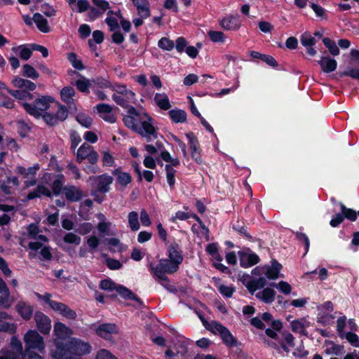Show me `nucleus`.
<instances>
[{"mask_svg": "<svg viewBox=\"0 0 359 359\" xmlns=\"http://www.w3.org/2000/svg\"><path fill=\"white\" fill-rule=\"evenodd\" d=\"M166 255L168 258L161 259L156 266L151 262L149 268L151 273L158 280L161 285L167 290L172 292L174 286L168 284L170 279L166 274H173L180 269L184 261L181 245L176 241L169 243L166 245Z\"/></svg>", "mask_w": 359, "mask_h": 359, "instance_id": "obj_1", "label": "nucleus"}, {"mask_svg": "<svg viewBox=\"0 0 359 359\" xmlns=\"http://www.w3.org/2000/svg\"><path fill=\"white\" fill-rule=\"evenodd\" d=\"M138 116H123L124 125L133 131L145 137L147 142L157 138V131L153 126V118L146 112L139 111Z\"/></svg>", "mask_w": 359, "mask_h": 359, "instance_id": "obj_2", "label": "nucleus"}, {"mask_svg": "<svg viewBox=\"0 0 359 359\" xmlns=\"http://www.w3.org/2000/svg\"><path fill=\"white\" fill-rule=\"evenodd\" d=\"M92 347L88 342L80 339L72 338L67 343L58 342L53 357L56 359H72L73 356H83L91 352Z\"/></svg>", "mask_w": 359, "mask_h": 359, "instance_id": "obj_3", "label": "nucleus"}, {"mask_svg": "<svg viewBox=\"0 0 359 359\" xmlns=\"http://www.w3.org/2000/svg\"><path fill=\"white\" fill-rule=\"evenodd\" d=\"M53 101V97L46 95L36 99L33 103L25 102H22L21 104L27 114L36 118H39L43 112L46 111L50 107V103Z\"/></svg>", "mask_w": 359, "mask_h": 359, "instance_id": "obj_4", "label": "nucleus"}, {"mask_svg": "<svg viewBox=\"0 0 359 359\" xmlns=\"http://www.w3.org/2000/svg\"><path fill=\"white\" fill-rule=\"evenodd\" d=\"M25 350L24 351H37L43 353L45 350V344L43 337H41L36 330H29L24 336Z\"/></svg>", "mask_w": 359, "mask_h": 359, "instance_id": "obj_5", "label": "nucleus"}, {"mask_svg": "<svg viewBox=\"0 0 359 359\" xmlns=\"http://www.w3.org/2000/svg\"><path fill=\"white\" fill-rule=\"evenodd\" d=\"M276 332L273 328H266L265 330V333L269 337L278 341L281 349L286 353H289V347L294 348L295 346L294 336L288 330H283L280 332L282 337V339H280Z\"/></svg>", "mask_w": 359, "mask_h": 359, "instance_id": "obj_6", "label": "nucleus"}, {"mask_svg": "<svg viewBox=\"0 0 359 359\" xmlns=\"http://www.w3.org/2000/svg\"><path fill=\"white\" fill-rule=\"evenodd\" d=\"M212 333H218L222 338L223 343L228 347L232 348L238 346L237 339L231 334L228 328L220 323L212 321Z\"/></svg>", "mask_w": 359, "mask_h": 359, "instance_id": "obj_7", "label": "nucleus"}, {"mask_svg": "<svg viewBox=\"0 0 359 359\" xmlns=\"http://www.w3.org/2000/svg\"><path fill=\"white\" fill-rule=\"evenodd\" d=\"M239 257L240 265L243 268L251 267L260 261L259 256L251 251L250 248H246L245 250H240L238 252Z\"/></svg>", "mask_w": 359, "mask_h": 359, "instance_id": "obj_8", "label": "nucleus"}, {"mask_svg": "<svg viewBox=\"0 0 359 359\" xmlns=\"http://www.w3.org/2000/svg\"><path fill=\"white\" fill-rule=\"evenodd\" d=\"M186 137L189 140L191 158L198 164H203V159L201 154V151L199 149V142L195 134L193 132H190L186 134Z\"/></svg>", "mask_w": 359, "mask_h": 359, "instance_id": "obj_9", "label": "nucleus"}, {"mask_svg": "<svg viewBox=\"0 0 359 359\" xmlns=\"http://www.w3.org/2000/svg\"><path fill=\"white\" fill-rule=\"evenodd\" d=\"M34 320L36 327L41 334H49L51 329V320L48 316L38 311L34 314Z\"/></svg>", "mask_w": 359, "mask_h": 359, "instance_id": "obj_10", "label": "nucleus"}, {"mask_svg": "<svg viewBox=\"0 0 359 359\" xmlns=\"http://www.w3.org/2000/svg\"><path fill=\"white\" fill-rule=\"evenodd\" d=\"M220 26L225 30L236 31L241 26V21L238 15H230L220 20Z\"/></svg>", "mask_w": 359, "mask_h": 359, "instance_id": "obj_11", "label": "nucleus"}, {"mask_svg": "<svg viewBox=\"0 0 359 359\" xmlns=\"http://www.w3.org/2000/svg\"><path fill=\"white\" fill-rule=\"evenodd\" d=\"M116 292L118 294L124 299L126 300H133L136 303L138 304L139 307L140 308H144L145 305L143 302V301L135 294L133 292L132 290H130L127 287L123 285H118Z\"/></svg>", "mask_w": 359, "mask_h": 359, "instance_id": "obj_12", "label": "nucleus"}, {"mask_svg": "<svg viewBox=\"0 0 359 359\" xmlns=\"http://www.w3.org/2000/svg\"><path fill=\"white\" fill-rule=\"evenodd\" d=\"M64 194L66 199L71 203L80 201L84 196L83 191L74 185L65 187Z\"/></svg>", "mask_w": 359, "mask_h": 359, "instance_id": "obj_13", "label": "nucleus"}, {"mask_svg": "<svg viewBox=\"0 0 359 359\" xmlns=\"http://www.w3.org/2000/svg\"><path fill=\"white\" fill-rule=\"evenodd\" d=\"M15 309L16 312L25 320H29L33 316L34 308L27 302H18L16 304Z\"/></svg>", "mask_w": 359, "mask_h": 359, "instance_id": "obj_14", "label": "nucleus"}, {"mask_svg": "<svg viewBox=\"0 0 359 359\" xmlns=\"http://www.w3.org/2000/svg\"><path fill=\"white\" fill-rule=\"evenodd\" d=\"M96 334L105 339H109L112 334L118 332L116 325L113 323H103L96 328Z\"/></svg>", "mask_w": 359, "mask_h": 359, "instance_id": "obj_15", "label": "nucleus"}, {"mask_svg": "<svg viewBox=\"0 0 359 359\" xmlns=\"http://www.w3.org/2000/svg\"><path fill=\"white\" fill-rule=\"evenodd\" d=\"M113 180V177L107 173L98 175L97 177V191L102 194L109 192Z\"/></svg>", "mask_w": 359, "mask_h": 359, "instance_id": "obj_16", "label": "nucleus"}, {"mask_svg": "<svg viewBox=\"0 0 359 359\" xmlns=\"http://www.w3.org/2000/svg\"><path fill=\"white\" fill-rule=\"evenodd\" d=\"M112 99L118 105L121 106L124 109H128V114L126 116H140L139 111L137 110L133 106L130 104V102L128 100L126 99L125 97L121 95H117L116 94L112 95Z\"/></svg>", "mask_w": 359, "mask_h": 359, "instance_id": "obj_17", "label": "nucleus"}, {"mask_svg": "<svg viewBox=\"0 0 359 359\" xmlns=\"http://www.w3.org/2000/svg\"><path fill=\"white\" fill-rule=\"evenodd\" d=\"M42 196L51 198L52 193L45 185L39 184L35 189L28 192L26 196V199L27 201H31L37 198H41Z\"/></svg>", "mask_w": 359, "mask_h": 359, "instance_id": "obj_18", "label": "nucleus"}, {"mask_svg": "<svg viewBox=\"0 0 359 359\" xmlns=\"http://www.w3.org/2000/svg\"><path fill=\"white\" fill-rule=\"evenodd\" d=\"M318 63L320 66L322 71L327 74L333 72L337 67V60L330 56L321 57Z\"/></svg>", "mask_w": 359, "mask_h": 359, "instance_id": "obj_19", "label": "nucleus"}, {"mask_svg": "<svg viewBox=\"0 0 359 359\" xmlns=\"http://www.w3.org/2000/svg\"><path fill=\"white\" fill-rule=\"evenodd\" d=\"M137 8L138 14L142 18H147L150 16V4L148 0H131Z\"/></svg>", "mask_w": 359, "mask_h": 359, "instance_id": "obj_20", "label": "nucleus"}, {"mask_svg": "<svg viewBox=\"0 0 359 359\" xmlns=\"http://www.w3.org/2000/svg\"><path fill=\"white\" fill-rule=\"evenodd\" d=\"M12 84L15 88L33 91L36 89V86L32 81L20 78L19 76H15L12 80Z\"/></svg>", "mask_w": 359, "mask_h": 359, "instance_id": "obj_21", "label": "nucleus"}, {"mask_svg": "<svg viewBox=\"0 0 359 359\" xmlns=\"http://www.w3.org/2000/svg\"><path fill=\"white\" fill-rule=\"evenodd\" d=\"M112 174L116 176V184L126 187L132 182V177L128 172H123L121 168H118L112 171Z\"/></svg>", "mask_w": 359, "mask_h": 359, "instance_id": "obj_22", "label": "nucleus"}, {"mask_svg": "<svg viewBox=\"0 0 359 359\" xmlns=\"http://www.w3.org/2000/svg\"><path fill=\"white\" fill-rule=\"evenodd\" d=\"M282 267V265L276 259H272L271 265L266 268L264 274L268 279L276 280L278 278Z\"/></svg>", "mask_w": 359, "mask_h": 359, "instance_id": "obj_23", "label": "nucleus"}, {"mask_svg": "<svg viewBox=\"0 0 359 359\" xmlns=\"http://www.w3.org/2000/svg\"><path fill=\"white\" fill-rule=\"evenodd\" d=\"M250 56L254 59H259L263 61L271 67L275 68L278 66L276 59L270 55L263 54L258 51L252 50L250 52Z\"/></svg>", "mask_w": 359, "mask_h": 359, "instance_id": "obj_24", "label": "nucleus"}, {"mask_svg": "<svg viewBox=\"0 0 359 359\" xmlns=\"http://www.w3.org/2000/svg\"><path fill=\"white\" fill-rule=\"evenodd\" d=\"M33 20L35 22L38 29L42 33H48L50 28L48 20L39 13H36L33 15Z\"/></svg>", "mask_w": 359, "mask_h": 359, "instance_id": "obj_25", "label": "nucleus"}, {"mask_svg": "<svg viewBox=\"0 0 359 359\" xmlns=\"http://www.w3.org/2000/svg\"><path fill=\"white\" fill-rule=\"evenodd\" d=\"M76 94L75 90L72 86H65L60 90V98L62 101L66 103L69 107L71 104L73 103L74 99Z\"/></svg>", "mask_w": 359, "mask_h": 359, "instance_id": "obj_26", "label": "nucleus"}, {"mask_svg": "<svg viewBox=\"0 0 359 359\" xmlns=\"http://www.w3.org/2000/svg\"><path fill=\"white\" fill-rule=\"evenodd\" d=\"M232 229L250 242L253 241V237L250 234L248 228L243 222L237 221L233 224Z\"/></svg>", "mask_w": 359, "mask_h": 359, "instance_id": "obj_27", "label": "nucleus"}, {"mask_svg": "<svg viewBox=\"0 0 359 359\" xmlns=\"http://www.w3.org/2000/svg\"><path fill=\"white\" fill-rule=\"evenodd\" d=\"M154 100L156 105L163 110H168L171 107L168 96L164 93H156Z\"/></svg>", "mask_w": 359, "mask_h": 359, "instance_id": "obj_28", "label": "nucleus"}, {"mask_svg": "<svg viewBox=\"0 0 359 359\" xmlns=\"http://www.w3.org/2000/svg\"><path fill=\"white\" fill-rule=\"evenodd\" d=\"M75 86L79 92L86 95L90 93V88H93L90 79L83 76H81V78L76 81Z\"/></svg>", "mask_w": 359, "mask_h": 359, "instance_id": "obj_29", "label": "nucleus"}, {"mask_svg": "<svg viewBox=\"0 0 359 359\" xmlns=\"http://www.w3.org/2000/svg\"><path fill=\"white\" fill-rule=\"evenodd\" d=\"M276 292L269 287L264 288L262 292L256 294V297L266 304H271L274 301Z\"/></svg>", "mask_w": 359, "mask_h": 359, "instance_id": "obj_30", "label": "nucleus"}, {"mask_svg": "<svg viewBox=\"0 0 359 359\" xmlns=\"http://www.w3.org/2000/svg\"><path fill=\"white\" fill-rule=\"evenodd\" d=\"M64 175L62 174L57 175L55 180L52 183V196H59L62 191L64 192Z\"/></svg>", "mask_w": 359, "mask_h": 359, "instance_id": "obj_31", "label": "nucleus"}, {"mask_svg": "<svg viewBox=\"0 0 359 359\" xmlns=\"http://www.w3.org/2000/svg\"><path fill=\"white\" fill-rule=\"evenodd\" d=\"M168 114L172 122L175 123H184L187 121V113L182 109H171Z\"/></svg>", "mask_w": 359, "mask_h": 359, "instance_id": "obj_32", "label": "nucleus"}, {"mask_svg": "<svg viewBox=\"0 0 359 359\" xmlns=\"http://www.w3.org/2000/svg\"><path fill=\"white\" fill-rule=\"evenodd\" d=\"M339 205L344 219H347L351 222H355L357 219V212L355 210L352 208H347L341 202H339Z\"/></svg>", "mask_w": 359, "mask_h": 359, "instance_id": "obj_33", "label": "nucleus"}, {"mask_svg": "<svg viewBox=\"0 0 359 359\" xmlns=\"http://www.w3.org/2000/svg\"><path fill=\"white\" fill-rule=\"evenodd\" d=\"M93 147L87 143H83L78 149L76 153V158L79 163H81L83 160L86 159L88 154L91 152Z\"/></svg>", "mask_w": 359, "mask_h": 359, "instance_id": "obj_34", "label": "nucleus"}, {"mask_svg": "<svg viewBox=\"0 0 359 359\" xmlns=\"http://www.w3.org/2000/svg\"><path fill=\"white\" fill-rule=\"evenodd\" d=\"M7 92L15 98L18 100H31L33 95L26 90H11L7 89Z\"/></svg>", "mask_w": 359, "mask_h": 359, "instance_id": "obj_35", "label": "nucleus"}, {"mask_svg": "<svg viewBox=\"0 0 359 359\" xmlns=\"http://www.w3.org/2000/svg\"><path fill=\"white\" fill-rule=\"evenodd\" d=\"M67 57L69 62L71 63V65L75 69L82 71L86 69V67L83 64V62L77 58V55L75 53H68Z\"/></svg>", "mask_w": 359, "mask_h": 359, "instance_id": "obj_36", "label": "nucleus"}, {"mask_svg": "<svg viewBox=\"0 0 359 359\" xmlns=\"http://www.w3.org/2000/svg\"><path fill=\"white\" fill-rule=\"evenodd\" d=\"M323 43L325 46L328 49L330 53L334 56H337L339 54V48L337 46L336 43L328 37L323 39Z\"/></svg>", "mask_w": 359, "mask_h": 359, "instance_id": "obj_37", "label": "nucleus"}, {"mask_svg": "<svg viewBox=\"0 0 359 359\" xmlns=\"http://www.w3.org/2000/svg\"><path fill=\"white\" fill-rule=\"evenodd\" d=\"M290 327L294 332L299 333L303 336H307L308 332L305 329L304 323L300 320H294L290 323Z\"/></svg>", "mask_w": 359, "mask_h": 359, "instance_id": "obj_38", "label": "nucleus"}, {"mask_svg": "<svg viewBox=\"0 0 359 359\" xmlns=\"http://www.w3.org/2000/svg\"><path fill=\"white\" fill-rule=\"evenodd\" d=\"M139 215L135 211H132L128 214V224L130 229L133 231H136L140 229V225L139 223Z\"/></svg>", "mask_w": 359, "mask_h": 359, "instance_id": "obj_39", "label": "nucleus"}, {"mask_svg": "<svg viewBox=\"0 0 359 359\" xmlns=\"http://www.w3.org/2000/svg\"><path fill=\"white\" fill-rule=\"evenodd\" d=\"M22 74L23 76L30 78L32 79H36L39 76V74L36 69L29 64H25L22 66Z\"/></svg>", "mask_w": 359, "mask_h": 359, "instance_id": "obj_40", "label": "nucleus"}, {"mask_svg": "<svg viewBox=\"0 0 359 359\" xmlns=\"http://www.w3.org/2000/svg\"><path fill=\"white\" fill-rule=\"evenodd\" d=\"M92 83V87L97 86L100 88H111V83L107 79L102 77L97 76L90 79Z\"/></svg>", "mask_w": 359, "mask_h": 359, "instance_id": "obj_41", "label": "nucleus"}, {"mask_svg": "<svg viewBox=\"0 0 359 359\" xmlns=\"http://www.w3.org/2000/svg\"><path fill=\"white\" fill-rule=\"evenodd\" d=\"M17 327L13 323H8L0 319V332L13 334L16 332Z\"/></svg>", "mask_w": 359, "mask_h": 359, "instance_id": "obj_42", "label": "nucleus"}, {"mask_svg": "<svg viewBox=\"0 0 359 359\" xmlns=\"http://www.w3.org/2000/svg\"><path fill=\"white\" fill-rule=\"evenodd\" d=\"M70 332V329L61 322H56L54 325V332L56 336L65 337Z\"/></svg>", "mask_w": 359, "mask_h": 359, "instance_id": "obj_43", "label": "nucleus"}, {"mask_svg": "<svg viewBox=\"0 0 359 359\" xmlns=\"http://www.w3.org/2000/svg\"><path fill=\"white\" fill-rule=\"evenodd\" d=\"M48 126L53 127L60 123L55 114L48 111L43 112L41 116Z\"/></svg>", "mask_w": 359, "mask_h": 359, "instance_id": "obj_44", "label": "nucleus"}, {"mask_svg": "<svg viewBox=\"0 0 359 359\" xmlns=\"http://www.w3.org/2000/svg\"><path fill=\"white\" fill-rule=\"evenodd\" d=\"M118 284H116L110 278L103 279L100 283V288L103 290L114 291L117 290Z\"/></svg>", "mask_w": 359, "mask_h": 359, "instance_id": "obj_45", "label": "nucleus"}, {"mask_svg": "<svg viewBox=\"0 0 359 359\" xmlns=\"http://www.w3.org/2000/svg\"><path fill=\"white\" fill-rule=\"evenodd\" d=\"M158 46L164 50H172L175 47V43L172 40L167 37H162L158 41Z\"/></svg>", "mask_w": 359, "mask_h": 359, "instance_id": "obj_46", "label": "nucleus"}, {"mask_svg": "<svg viewBox=\"0 0 359 359\" xmlns=\"http://www.w3.org/2000/svg\"><path fill=\"white\" fill-rule=\"evenodd\" d=\"M11 346L16 354H19V357L23 354L24 351L21 341L15 336H13L11 339Z\"/></svg>", "mask_w": 359, "mask_h": 359, "instance_id": "obj_47", "label": "nucleus"}, {"mask_svg": "<svg viewBox=\"0 0 359 359\" xmlns=\"http://www.w3.org/2000/svg\"><path fill=\"white\" fill-rule=\"evenodd\" d=\"M210 39L214 43H224L225 35L220 31L210 30L208 33Z\"/></svg>", "mask_w": 359, "mask_h": 359, "instance_id": "obj_48", "label": "nucleus"}, {"mask_svg": "<svg viewBox=\"0 0 359 359\" xmlns=\"http://www.w3.org/2000/svg\"><path fill=\"white\" fill-rule=\"evenodd\" d=\"M301 43L304 47L313 46L316 44V40L309 32H304L300 38Z\"/></svg>", "mask_w": 359, "mask_h": 359, "instance_id": "obj_49", "label": "nucleus"}, {"mask_svg": "<svg viewBox=\"0 0 359 359\" xmlns=\"http://www.w3.org/2000/svg\"><path fill=\"white\" fill-rule=\"evenodd\" d=\"M69 111L66 106L58 104V109L55 114L59 122H62L68 117Z\"/></svg>", "mask_w": 359, "mask_h": 359, "instance_id": "obj_50", "label": "nucleus"}, {"mask_svg": "<svg viewBox=\"0 0 359 359\" xmlns=\"http://www.w3.org/2000/svg\"><path fill=\"white\" fill-rule=\"evenodd\" d=\"M180 347L181 348V351H177V353H174L171 349L168 348L165 351V356L172 358V357H175L177 354H180L181 355L184 356L187 354V351H188L187 344L184 341H182L180 344Z\"/></svg>", "mask_w": 359, "mask_h": 359, "instance_id": "obj_51", "label": "nucleus"}, {"mask_svg": "<svg viewBox=\"0 0 359 359\" xmlns=\"http://www.w3.org/2000/svg\"><path fill=\"white\" fill-rule=\"evenodd\" d=\"M60 314L70 320H75L77 316L76 311L65 304L62 306Z\"/></svg>", "mask_w": 359, "mask_h": 359, "instance_id": "obj_52", "label": "nucleus"}, {"mask_svg": "<svg viewBox=\"0 0 359 359\" xmlns=\"http://www.w3.org/2000/svg\"><path fill=\"white\" fill-rule=\"evenodd\" d=\"M76 120L79 124L86 128H90L93 123V119L85 114H78L76 116Z\"/></svg>", "mask_w": 359, "mask_h": 359, "instance_id": "obj_53", "label": "nucleus"}, {"mask_svg": "<svg viewBox=\"0 0 359 359\" xmlns=\"http://www.w3.org/2000/svg\"><path fill=\"white\" fill-rule=\"evenodd\" d=\"M346 325V317L345 316L339 317L337 320V330L338 335L341 339H344V330Z\"/></svg>", "mask_w": 359, "mask_h": 359, "instance_id": "obj_54", "label": "nucleus"}, {"mask_svg": "<svg viewBox=\"0 0 359 359\" xmlns=\"http://www.w3.org/2000/svg\"><path fill=\"white\" fill-rule=\"evenodd\" d=\"M218 291L224 297L230 298L236 291V288L233 286H226L221 285L218 287Z\"/></svg>", "mask_w": 359, "mask_h": 359, "instance_id": "obj_55", "label": "nucleus"}, {"mask_svg": "<svg viewBox=\"0 0 359 359\" xmlns=\"http://www.w3.org/2000/svg\"><path fill=\"white\" fill-rule=\"evenodd\" d=\"M339 76H348L359 80V69L348 67L345 71L339 73Z\"/></svg>", "mask_w": 359, "mask_h": 359, "instance_id": "obj_56", "label": "nucleus"}, {"mask_svg": "<svg viewBox=\"0 0 359 359\" xmlns=\"http://www.w3.org/2000/svg\"><path fill=\"white\" fill-rule=\"evenodd\" d=\"M295 236L299 241H301L304 244V255H306L309 252L310 247V241L309 237L306 233L299 231H297L295 233Z\"/></svg>", "mask_w": 359, "mask_h": 359, "instance_id": "obj_57", "label": "nucleus"}, {"mask_svg": "<svg viewBox=\"0 0 359 359\" xmlns=\"http://www.w3.org/2000/svg\"><path fill=\"white\" fill-rule=\"evenodd\" d=\"M344 338L354 347L359 348V337L353 332H348L344 334Z\"/></svg>", "mask_w": 359, "mask_h": 359, "instance_id": "obj_58", "label": "nucleus"}, {"mask_svg": "<svg viewBox=\"0 0 359 359\" xmlns=\"http://www.w3.org/2000/svg\"><path fill=\"white\" fill-rule=\"evenodd\" d=\"M63 241L66 243L79 245L81 243V238L74 233H67L63 237Z\"/></svg>", "mask_w": 359, "mask_h": 359, "instance_id": "obj_59", "label": "nucleus"}, {"mask_svg": "<svg viewBox=\"0 0 359 359\" xmlns=\"http://www.w3.org/2000/svg\"><path fill=\"white\" fill-rule=\"evenodd\" d=\"M271 285L278 287L279 290L285 294H289L292 291L291 285L287 282L283 280L280 281L278 285L271 283Z\"/></svg>", "mask_w": 359, "mask_h": 359, "instance_id": "obj_60", "label": "nucleus"}, {"mask_svg": "<svg viewBox=\"0 0 359 359\" xmlns=\"http://www.w3.org/2000/svg\"><path fill=\"white\" fill-rule=\"evenodd\" d=\"M28 237L32 239H36V236L40 232L39 226L35 223L28 225L27 228Z\"/></svg>", "mask_w": 359, "mask_h": 359, "instance_id": "obj_61", "label": "nucleus"}, {"mask_svg": "<svg viewBox=\"0 0 359 359\" xmlns=\"http://www.w3.org/2000/svg\"><path fill=\"white\" fill-rule=\"evenodd\" d=\"M344 217L341 211L332 217L331 220L330 221V225L334 228L338 227L344 222Z\"/></svg>", "mask_w": 359, "mask_h": 359, "instance_id": "obj_62", "label": "nucleus"}, {"mask_svg": "<svg viewBox=\"0 0 359 359\" xmlns=\"http://www.w3.org/2000/svg\"><path fill=\"white\" fill-rule=\"evenodd\" d=\"M41 353H36V351H24L23 354L20 356L21 359H44L40 355Z\"/></svg>", "mask_w": 359, "mask_h": 359, "instance_id": "obj_63", "label": "nucleus"}, {"mask_svg": "<svg viewBox=\"0 0 359 359\" xmlns=\"http://www.w3.org/2000/svg\"><path fill=\"white\" fill-rule=\"evenodd\" d=\"M95 359H117L109 351L106 349L100 350L95 357Z\"/></svg>", "mask_w": 359, "mask_h": 359, "instance_id": "obj_64", "label": "nucleus"}]
</instances>
